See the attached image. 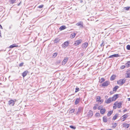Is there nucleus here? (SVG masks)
Returning <instances> with one entry per match:
<instances>
[{
  "instance_id": "f257e3e1",
  "label": "nucleus",
  "mask_w": 130,
  "mask_h": 130,
  "mask_svg": "<svg viewBox=\"0 0 130 130\" xmlns=\"http://www.w3.org/2000/svg\"><path fill=\"white\" fill-rule=\"evenodd\" d=\"M114 105L117 107L120 108L121 107L122 103L121 102H119L118 101H116L114 103Z\"/></svg>"
},
{
  "instance_id": "f03ea898",
  "label": "nucleus",
  "mask_w": 130,
  "mask_h": 130,
  "mask_svg": "<svg viewBox=\"0 0 130 130\" xmlns=\"http://www.w3.org/2000/svg\"><path fill=\"white\" fill-rule=\"evenodd\" d=\"M82 41V40L81 39L76 41H75L74 45L75 46L81 43Z\"/></svg>"
},
{
  "instance_id": "7ed1b4c3",
  "label": "nucleus",
  "mask_w": 130,
  "mask_h": 130,
  "mask_svg": "<svg viewBox=\"0 0 130 130\" xmlns=\"http://www.w3.org/2000/svg\"><path fill=\"white\" fill-rule=\"evenodd\" d=\"M125 82V80L123 79H121L117 81V83L118 84L122 85Z\"/></svg>"
},
{
  "instance_id": "20e7f679",
  "label": "nucleus",
  "mask_w": 130,
  "mask_h": 130,
  "mask_svg": "<svg viewBox=\"0 0 130 130\" xmlns=\"http://www.w3.org/2000/svg\"><path fill=\"white\" fill-rule=\"evenodd\" d=\"M69 44V42L68 41H66L63 44L62 47L63 48H66L68 46Z\"/></svg>"
},
{
  "instance_id": "39448f33",
  "label": "nucleus",
  "mask_w": 130,
  "mask_h": 130,
  "mask_svg": "<svg viewBox=\"0 0 130 130\" xmlns=\"http://www.w3.org/2000/svg\"><path fill=\"white\" fill-rule=\"evenodd\" d=\"M93 112L90 110L88 113L87 116L89 118H91L93 115Z\"/></svg>"
},
{
  "instance_id": "423d86ee",
  "label": "nucleus",
  "mask_w": 130,
  "mask_h": 130,
  "mask_svg": "<svg viewBox=\"0 0 130 130\" xmlns=\"http://www.w3.org/2000/svg\"><path fill=\"white\" fill-rule=\"evenodd\" d=\"M76 25L77 26H80V27L83 28V23L82 21H80L77 23Z\"/></svg>"
},
{
  "instance_id": "0eeeda50",
  "label": "nucleus",
  "mask_w": 130,
  "mask_h": 130,
  "mask_svg": "<svg viewBox=\"0 0 130 130\" xmlns=\"http://www.w3.org/2000/svg\"><path fill=\"white\" fill-rule=\"evenodd\" d=\"M15 102L13 100H11L8 102V104L10 106H13L15 104Z\"/></svg>"
},
{
  "instance_id": "6e6552de",
  "label": "nucleus",
  "mask_w": 130,
  "mask_h": 130,
  "mask_svg": "<svg viewBox=\"0 0 130 130\" xmlns=\"http://www.w3.org/2000/svg\"><path fill=\"white\" fill-rule=\"evenodd\" d=\"M88 45V43L85 42L82 44V46L83 49H85L86 48Z\"/></svg>"
},
{
  "instance_id": "1a4fd4ad",
  "label": "nucleus",
  "mask_w": 130,
  "mask_h": 130,
  "mask_svg": "<svg viewBox=\"0 0 130 130\" xmlns=\"http://www.w3.org/2000/svg\"><path fill=\"white\" fill-rule=\"evenodd\" d=\"M109 84V82L107 81L103 83L102 84V86H107Z\"/></svg>"
},
{
  "instance_id": "9d476101",
  "label": "nucleus",
  "mask_w": 130,
  "mask_h": 130,
  "mask_svg": "<svg viewBox=\"0 0 130 130\" xmlns=\"http://www.w3.org/2000/svg\"><path fill=\"white\" fill-rule=\"evenodd\" d=\"M118 95L117 94L114 95L111 98L113 101H115L116 99L118 98Z\"/></svg>"
},
{
  "instance_id": "9b49d317",
  "label": "nucleus",
  "mask_w": 130,
  "mask_h": 130,
  "mask_svg": "<svg viewBox=\"0 0 130 130\" xmlns=\"http://www.w3.org/2000/svg\"><path fill=\"white\" fill-rule=\"evenodd\" d=\"M68 59L69 58L68 57H67L66 58H65L62 61V65H64L66 63Z\"/></svg>"
},
{
  "instance_id": "f8f14e48",
  "label": "nucleus",
  "mask_w": 130,
  "mask_h": 130,
  "mask_svg": "<svg viewBox=\"0 0 130 130\" xmlns=\"http://www.w3.org/2000/svg\"><path fill=\"white\" fill-rule=\"evenodd\" d=\"M112 101H113L111 97H110L106 101H105V102L107 104H109Z\"/></svg>"
},
{
  "instance_id": "ddd939ff",
  "label": "nucleus",
  "mask_w": 130,
  "mask_h": 130,
  "mask_svg": "<svg viewBox=\"0 0 130 130\" xmlns=\"http://www.w3.org/2000/svg\"><path fill=\"white\" fill-rule=\"evenodd\" d=\"M119 56L118 54H113V55L110 56L108 58H113V57H118Z\"/></svg>"
},
{
  "instance_id": "4468645a",
  "label": "nucleus",
  "mask_w": 130,
  "mask_h": 130,
  "mask_svg": "<svg viewBox=\"0 0 130 130\" xmlns=\"http://www.w3.org/2000/svg\"><path fill=\"white\" fill-rule=\"evenodd\" d=\"M128 115H127V114H125L124 115H123L122 116V117H123V118L122 119H124L122 121H124L128 117Z\"/></svg>"
},
{
  "instance_id": "2eb2a0df",
  "label": "nucleus",
  "mask_w": 130,
  "mask_h": 130,
  "mask_svg": "<svg viewBox=\"0 0 130 130\" xmlns=\"http://www.w3.org/2000/svg\"><path fill=\"white\" fill-rule=\"evenodd\" d=\"M99 82L101 83H102L105 81V79L103 78H102L100 79L99 78Z\"/></svg>"
},
{
  "instance_id": "dca6fc26",
  "label": "nucleus",
  "mask_w": 130,
  "mask_h": 130,
  "mask_svg": "<svg viewBox=\"0 0 130 130\" xmlns=\"http://www.w3.org/2000/svg\"><path fill=\"white\" fill-rule=\"evenodd\" d=\"M103 121L104 122L106 123L107 121V118L106 116H104L103 118Z\"/></svg>"
},
{
  "instance_id": "f3484780",
  "label": "nucleus",
  "mask_w": 130,
  "mask_h": 130,
  "mask_svg": "<svg viewBox=\"0 0 130 130\" xmlns=\"http://www.w3.org/2000/svg\"><path fill=\"white\" fill-rule=\"evenodd\" d=\"M66 27L65 26H62L59 28V29L60 30H62L65 29L66 28Z\"/></svg>"
},
{
  "instance_id": "a211bd4d",
  "label": "nucleus",
  "mask_w": 130,
  "mask_h": 130,
  "mask_svg": "<svg viewBox=\"0 0 130 130\" xmlns=\"http://www.w3.org/2000/svg\"><path fill=\"white\" fill-rule=\"evenodd\" d=\"M125 66L127 68L130 66V61H128L125 64Z\"/></svg>"
},
{
  "instance_id": "6ab92c4d",
  "label": "nucleus",
  "mask_w": 130,
  "mask_h": 130,
  "mask_svg": "<svg viewBox=\"0 0 130 130\" xmlns=\"http://www.w3.org/2000/svg\"><path fill=\"white\" fill-rule=\"evenodd\" d=\"M27 71H25L22 73V75L23 77H24L27 75Z\"/></svg>"
},
{
  "instance_id": "aec40b11",
  "label": "nucleus",
  "mask_w": 130,
  "mask_h": 130,
  "mask_svg": "<svg viewBox=\"0 0 130 130\" xmlns=\"http://www.w3.org/2000/svg\"><path fill=\"white\" fill-rule=\"evenodd\" d=\"M79 98H77L75 102V105L78 104L79 102Z\"/></svg>"
},
{
  "instance_id": "412c9836",
  "label": "nucleus",
  "mask_w": 130,
  "mask_h": 130,
  "mask_svg": "<svg viewBox=\"0 0 130 130\" xmlns=\"http://www.w3.org/2000/svg\"><path fill=\"white\" fill-rule=\"evenodd\" d=\"M105 109H101L100 111V113L102 114H104L105 112Z\"/></svg>"
},
{
  "instance_id": "4be33fe9",
  "label": "nucleus",
  "mask_w": 130,
  "mask_h": 130,
  "mask_svg": "<svg viewBox=\"0 0 130 130\" xmlns=\"http://www.w3.org/2000/svg\"><path fill=\"white\" fill-rule=\"evenodd\" d=\"M130 8V7L128 6L126 7H125L123 8V10L124 11L125 10H129Z\"/></svg>"
},
{
  "instance_id": "5701e85b",
  "label": "nucleus",
  "mask_w": 130,
  "mask_h": 130,
  "mask_svg": "<svg viewBox=\"0 0 130 130\" xmlns=\"http://www.w3.org/2000/svg\"><path fill=\"white\" fill-rule=\"evenodd\" d=\"M116 76L115 75H113L110 78V80H113L115 79Z\"/></svg>"
},
{
  "instance_id": "b1692460",
  "label": "nucleus",
  "mask_w": 130,
  "mask_h": 130,
  "mask_svg": "<svg viewBox=\"0 0 130 130\" xmlns=\"http://www.w3.org/2000/svg\"><path fill=\"white\" fill-rule=\"evenodd\" d=\"M119 87L118 86H115L113 88V91H116L118 89Z\"/></svg>"
},
{
  "instance_id": "393cba45",
  "label": "nucleus",
  "mask_w": 130,
  "mask_h": 130,
  "mask_svg": "<svg viewBox=\"0 0 130 130\" xmlns=\"http://www.w3.org/2000/svg\"><path fill=\"white\" fill-rule=\"evenodd\" d=\"M113 111H110L108 112L107 114V116L108 117L110 116L112 114Z\"/></svg>"
},
{
  "instance_id": "a878e982",
  "label": "nucleus",
  "mask_w": 130,
  "mask_h": 130,
  "mask_svg": "<svg viewBox=\"0 0 130 130\" xmlns=\"http://www.w3.org/2000/svg\"><path fill=\"white\" fill-rule=\"evenodd\" d=\"M75 34L74 32H73L72 33L71 35V36H70L72 38H74L75 36Z\"/></svg>"
},
{
  "instance_id": "bb28decb",
  "label": "nucleus",
  "mask_w": 130,
  "mask_h": 130,
  "mask_svg": "<svg viewBox=\"0 0 130 130\" xmlns=\"http://www.w3.org/2000/svg\"><path fill=\"white\" fill-rule=\"evenodd\" d=\"M18 46V45H15V44H13L10 46L9 47L10 48H12L14 47H17Z\"/></svg>"
},
{
  "instance_id": "cd10ccee",
  "label": "nucleus",
  "mask_w": 130,
  "mask_h": 130,
  "mask_svg": "<svg viewBox=\"0 0 130 130\" xmlns=\"http://www.w3.org/2000/svg\"><path fill=\"white\" fill-rule=\"evenodd\" d=\"M118 115L117 114H116L115 115L113 116L112 118V120H115L116 119L117 117H118Z\"/></svg>"
},
{
  "instance_id": "c85d7f7f",
  "label": "nucleus",
  "mask_w": 130,
  "mask_h": 130,
  "mask_svg": "<svg viewBox=\"0 0 130 130\" xmlns=\"http://www.w3.org/2000/svg\"><path fill=\"white\" fill-rule=\"evenodd\" d=\"M60 40L58 38H56L54 40V43H57L59 42Z\"/></svg>"
},
{
  "instance_id": "c756f323",
  "label": "nucleus",
  "mask_w": 130,
  "mask_h": 130,
  "mask_svg": "<svg viewBox=\"0 0 130 130\" xmlns=\"http://www.w3.org/2000/svg\"><path fill=\"white\" fill-rule=\"evenodd\" d=\"M112 124L114 125H112V127L113 128H114L116 127V125L117 124L116 123H113Z\"/></svg>"
},
{
  "instance_id": "7c9ffc66",
  "label": "nucleus",
  "mask_w": 130,
  "mask_h": 130,
  "mask_svg": "<svg viewBox=\"0 0 130 130\" xmlns=\"http://www.w3.org/2000/svg\"><path fill=\"white\" fill-rule=\"evenodd\" d=\"M123 126L125 128H128L129 127V124H123Z\"/></svg>"
},
{
  "instance_id": "2f4dec72",
  "label": "nucleus",
  "mask_w": 130,
  "mask_h": 130,
  "mask_svg": "<svg viewBox=\"0 0 130 130\" xmlns=\"http://www.w3.org/2000/svg\"><path fill=\"white\" fill-rule=\"evenodd\" d=\"M101 99V98L99 96H98L96 98V101L99 102Z\"/></svg>"
},
{
  "instance_id": "473e14b6",
  "label": "nucleus",
  "mask_w": 130,
  "mask_h": 130,
  "mask_svg": "<svg viewBox=\"0 0 130 130\" xmlns=\"http://www.w3.org/2000/svg\"><path fill=\"white\" fill-rule=\"evenodd\" d=\"M16 1V0H10L9 2L10 4H13Z\"/></svg>"
},
{
  "instance_id": "72a5a7b5",
  "label": "nucleus",
  "mask_w": 130,
  "mask_h": 130,
  "mask_svg": "<svg viewBox=\"0 0 130 130\" xmlns=\"http://www.w3.org/2000/svg\"><path fill=\"white\" fill-rule=\"evenodd\" d=\"M57 53H55L53 54V58H55L57 55Z\"/></svg>"
},
{
  "instance_id": "f704fd0d",
  "label": "nucleus",
  "mask_w": 130,
  "mask_h": 130,
  "mask_svg": "<svg viewBox=\"0 0 130 130\" xmlns=\"http://www.w3.org/2000/svg\"><path fill=\"white\" fill-rule=\"evenodd\" d=\"M98 106V104H96L94 106L93 109L94 110H96L97 108V107Z\"/></svg>"
},
{
  "instance_id": "c9c22d12",
  "label": "nucleus",
  "mask_w": 130,
  "mask_h": 130,
  "mask_svg": "<svg viewBox=\"0 0 130 130\" xmlns=\"http://www.w3.org/2000/svg\"><path fill=\"white\" fill-rule=\"evenodd\" d=\"M70 127L71 128L73 129H75L76 128V127L75 126L72 125H70Z\"/></svg>"
},
{
  "instance_id": "e433bc0d",
  "label": "nucleus",
  "mask_w": 130,
  "mask_h": 130,
  "mask_svg": "<svg viewBox=\"0 0 130 130\" xmlns=\"http://www.w3.org/2000/svg\"><path fill=\"white\" fill-rule=\"evenodd\" d=\"M79 91V89L77 87H76V88H75V92L76 93Z\"/></svg>"
},
{
  "instance_id": "4c0bfd02",
  "label": "nucleus",
  "mask_w": 130,
  "mask_h": 130,
  "mask_svg": "<svg viewBox=\"0 0 130 130\" xmlns=\"http://www.w3.org/2000/svg\"><path fill=\"white\" fill-rule=\"evenodd\" d=\"M82 109V108L81 107H79L78 109V112H80Z\"/></svg>"
},
{
  "instance_id": "58836bf2",
  "label": "nucleus",
  "mask_w": 130,
  "mask_h": 130,
  "mask_svg": "<svg viewBox=\"0 0 130 130\" xmlns=\"http://www.w3.org/2000/svg\"><path fill=\"white\" fill-rule=\"evenodd\" d=\"M126 48L128 50H130V45H127L126 46Z\"/></svg>"
},
{
  "instance_id": "ea45409f",
  "label": "nucleus",
  "mask_w": 130,
  "mask_h": 130,
  "mask_svg": "<svg viewBox=\"0 0 130 130\" xmlns=\"http://www.w3.org/2000/svg\"><path fill=\"white\" fill-rule=\"evenodd\" d=\"M74 111V109H72L70 111V113H73Z\"/></svg>"
},
{
  "instance_id": "a19ab883",
  "label": "nucleus",
  "mask_w": 130,
  "mask_h": 130,
  "mask_svg": "<svg viewBox=\"0 0 130 130\" xmlns=\"http://www.w3.org/2000/svg\"><path fill=\"white\" fill-rule=\"evenodd\" d=\"M24 64V63L23 62L21 63L19 65V66L20 67H22L23 66Z\"/></svg>"
},
{
  "instance_id": "79ce46f5",
  "label": "nucleus",
  "mask_w": 130,
  "mask_h": 130,
  "mask_svg": "<svg viewBox=\"0 0 130 130\" xmlns=\"http://www.w3.org/2000/svg\"><path fill=\"white\" fill-rule=\"evenodd\" d=\"M96 117H99L100 116V114L99 113H97L95 114Z\"/></svg>"
},
{
  "instance_id": "37998d69",
  "label": "nucleus",
  "mask_w": 130,
  "mask_h": 130,
  "mask_svg": "<svg viewBox=\"0 0 130 130\" xmlns=\"http://www.w3.org/2000/svg\"><path fill=\"white\" fill-rule=\"evenodd\" d=\"M43 5H41L39 6L38 7V8H42L43 7Z\"/></svg>"
},
{
  "instance_id": "c03bdc74",
  "label": "nucleus",
  "mask_w": 130,
  "mask_h": 130,
  "mask_svg": "<svg viewBox=\"0 0 130 130\" xmlns=\"http://www.w3.org/2000/svg\"><path fill=\"white\" fill-rule=\"evenodd\" d=\"M129 74L128 73H127V75L126 77V78H129L130 77V76H129Z\"/></svg>"
},
{
  "instance_id": "a18cd8bd",
  "label": "nucleus",
  "mask_w": 130,
  "mask_h": 130,
  "mask_svg": "<svg viewBox=\"0 0 130 130\" xmlns=\"http://www.w3.org/2000/svg\"><path fill=\"white\" fill-rule=\"evenodd\" d=\"M125 66H122L120 67V68L121 69H124L125 67Z\"/></svg>"
},
{
  "instance_id": "49530a36",
  "label": "nucleus",
  "mask_w": 130,
  "mask_h": 130,
  "mask_svg": "<svg viewBox=\"0 0 130 130\" xmlns=\"http://www.w3.org/2000/svg\"><path fill=\"white\" fill-rule=\"evenodd\" d=\"M103 102V100H100L99 101V103H100V104H101L102 102Z\"/></svg>"
},
{
  "instance_id": "de8ad7c7",
  "label": "nucleus",
  "mask_w": 130,
  "mask_h": 130,
  "mask_svg": "<svg viewBox=\"0 0 130 130\" xmlns=\"http://www.w3.org/2000/svg\"><path fill=\"white\" fill-rule=\"evenodd\" d=\"M102 107H101V106H99V107H98V109L99 110H100V109H101V108Z\"/></svg>"
},
{
  "instance_id": "09e8293b",
  "label": "nucleus",
  "mask_w": 130,
  "mask_h": 130,
  "mask_svg": "<svg viewBox=\"0 0 130 130\" xmlns=\"http://www.w3.org/2000/svg\"><path fill=\"white\" fill-rule=\"evenodd\" d=\"M113 109H115L117 107L116 106H113Z\"/></svg>"
},
{
  "instance_id": "8fccbe9b",
  "label": "nucleus",
  "mask_w": 130,
  "mask_h": 130,
  "mask_svg": "<svg viewBox=\"0 0 130 130\" xmlns=\"http://www.w3.org/2000/svg\"><path fill=\"white\" fill-rule=\"evenodd\" d=\"M127 111V109H124L123 110V112H126V111Z\"/></svg>"
},
{
  "instance_id": "3c124183",
  "label": "nucleus",
  "mask_w": 130,
  "mask_h": 130,
  "mask_svg": "<svg viewBox=\"0 0 130 130\" xmlns=\"http://www.w3.org/2000/svg\"><path fill=\"white\" fill-rule=\"evenodd\" d=\"M0 28H1V29H3V27L0 24Z\"/></svg>"
},
{
  "instance_id": "603ef678",
  "label": "nucleus",
  "mask_w": 130,
  "mask_h": 130,
  "mask_svg": "<svg viewBox=\"0 0 130 130\" xmlns=\"http://www.w3.org/2000/svg\"><path fill=\"white\" fill-rule=\"evenodd\" d=\"M128 101H130V98H128Z\"/></svg>"
},
{
  "instance_id": "864d4df0",
  "label": "nucleus",
  "mask_w": 130,
  "mask_h": 130,
  "mask_svg": "<svg viewBox=\"0 0 130 130\" xmlns=\"http://www.w3.org/2000/svg\"><path fill=\"white\" fill-rule=\"evenodd\" d=\"M82 2H83V1H82V0H81L80 1V2L81 3H82Z\"/></svg>"
},
{
  "instance_id": "5fc2aeb1",
  "label": "nucleus",
  "mask_w": 130,
  "mask_h": 130,
  "mask_svg": "<svg viewBox=\"0 0 130 130\" xmlns=\"http://www.w3.org/2000/svg\"><path fill=\"white\" fill-rule=\"evenodd\" d=\"M103 44V43H102V44H101V46Z\"/></svg>"
},
{
  "instance_id": "6e6d98bb",
  "label": "nucleus",
  "mask_w": 130,
  "mask_h": 130,
  "mask_svg": "<svg viewBox=\"0 0 130 130\" xmlns=\"http://www.w3.org/2000/svg\"><path fill=\"white\" fill-rule=\"evenodd\" d=\"M110 93H112V92H111H111H110Z\"/></svg>"
},
{
  "instance_id": "4d7b16f0",
  "label": "nucleus",
  "mask_w": 130,
  "mask_h": 130,
  "mask_svg": "<svg viewBox=\"0 0 130 130\" xmlns=\"http://www.w3.org/2000/svg\"><path fill=\"white\" fill-rule=\"evenodd\" d=\"M110 93H112V92H111H111H110Z\"/></svg>"
}]
</instances>
